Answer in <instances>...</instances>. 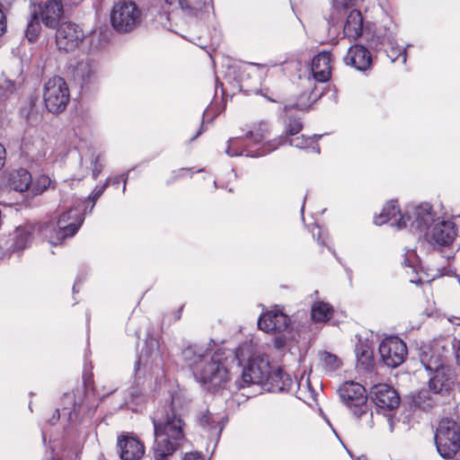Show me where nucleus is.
Masks as SVG:
<instances>
[{"label": "nucleus", "instance_id": "4468645a", "mask_svg": "<svg viewBox=\"0 0 460 460\" xmlns=\"http://www.w3.org/2000/svg\"><path fill=\"white\" fill-rule=\"evenodd\" d=\"M456 234V226L453 221L438 220L434 222L425 236L429 242H433L440 246H448L454 242Z\"/></svg>", "mask_w": 460, "mask_h": 460}, {"label": "nucleus", "instance_id": "a878e982", "mask_svg": "<svg viewBox=\"0 0 460 460\" xmlns=\"http://www.w3.org/2000/svg\"><path fill=\"white\" fill-rule=\"evenodd\" d=\"M303 126L299 119H289V120L286 123V130L285 135L280 136L277 138H274L267 143V151L271 152L278 148L279 146L285 145L289 137H293L298 134Z\"/></svg>", "mask_w": 460, "mask_h": 460}, {"label": "nucleus", "instance_id": "20e7f679", "mask_svg": "<svg viewBox=\"0 0 460 460\" xmlns=\"http://www.w3.org/2000/svg\"><path fill=\"white\" fill-rule=\"evenodd\" d=\"M340 397L348 407H354L353 413L367 428L373 427V412L367 410L366 389L355 382H346L340 387Z\"/></svg>", "mask_w": 460, "mask_h": 460}, {"label": "nucleus", "instance_id": "603ef678", "mask_svg": "<svg viewBox=\"0 0 460 460\" xmlns=\"http://www.w3.org/2000/svg\"><path fill=\"white\" fill-rule=\"evenodd\" d=\"M22 147L24 151L27 152L28 154H33L32 146H30V145L27 143L25 139L22 140Z\"/></svg>", "mask_w": 460, "mask_h": 460}, {"label": "nucleus", "instance_id": "f257e3e1", "mask_svg": "<svg viewBox=\"0 0 460 460\" xmlns=\"http://www.w3.org/2000/svg\"><path fill=\"white\" fill-rule=\"evenodd\" d=\"M182 356L198 382L217 388L229 381L230 369L225 349L212 352L208 347L190 345L182 351Z\"/></svg>", "mask_w": 460, "mask_h": 460}, {"label": "nucleus", "instance_id": "13d9d810", "mask_svg": "<svg viewBox=\"0 0 460 460\" xmlns=\"http://www.w3.org/2000/svg\"><path fill=\"white\" fill-rule=\"evenodd\" d=\"M100 171H101V169H98L97 167H95L93 170V176L94 179L98 176V174L100 173Z\"/></svg>", "mask_w": 460, "mask_h": 460}, {"label": "nucleus", "instance_id": "7ed1b4c3", "mask_svg": "<svg viewBox=\"0 0 460 460\" xmlns=\"http://www.w3.org/2000/svg\"><path fill=\"white\" fill-rule=\"evenodd\" d=\"M443 355H426L421 358L424 367L433 373L429 380V388L435 394L448 395L456 385V373L454 367L443 363Z\"/></svg>", "mask_w": 460, "mask_h": 460}, {"label": "nucleus", "instance_id": "f03ea898", "mask_svg": "<svg viewBox=\"0 0 460 460\" xmlns=\"http://www.w3.org/2000/svg\"><path fill=\"white\" fill-rule=\"evenodd\" d=\"M155 460H172L174 453L184 439L183 421L174 411L168 407L158 411L153 417Z\"/></svg>", "mask_w": 460, "mask_h": 460}, {"label": "nucleus", "instance_id": "3c124183", "mask_svg": "<svg viewBox=\"0 0 460 460\" xmlns=\"http://www.w3.org/2000/svg\"><path fill=\"white\" fill-rule=\"evenodd\" d=\"M6 158V151L4 146L0 143V170L3 168Z\"/></svg>", "mask_w": 460, "mask_h": 460}, {"label": "nucleus", "instance_id": "2f4dec72", "mask_svg": "<svg viewBox=\"0 0 460 460\" xmlns=\"http://www.w3.org/2000/svg\"><path fill=\"white\" fill-rule=\"evenodd\" d=\"M199 422L201 427L208 430V435L211 437H218L224 428L221 422L219 420H216L213 414L210 412L203 414L199 418Z\"/></svg>", "mask_w": 460, "mask_h": 460}, {"label": "nucleus", "instance_id": "6e6d98bb", "mask_svg": "<svg viewBox=\"0 0 460 460\" xmlns=\"http://www.w3.org/2000/svg\"><path fill=\"white\" fill-rule=\"evenodd\" d=\"M57 413H58L57 418L54 416V417H53V419H52V420H50L51 424H55V423H56V421H57V420L59 419V417H60V413H59V410H58V409L57 410Z\"/></svg>", "mask_w": 460, "mask_h": 460}, {"label": "nucleus", "instance_id": "e433bc0d", "mask_svg": "<svg viewBox=\"0 0 460 460\" xmlns=\"http://www.w3.org/2000/svg\"><path fill=\"white\" fill-rule=\"evenodd\" d=\"M449 349H448V343L446 340H438V341H435L431 347H430V349L429 352H424V354L422 355L421 358H424L426 355L428 356H430V355H434L435 357L436 356H439V355H443V363H445V359L447 358V354L448 353Z\"/></svg>", "mask_w": 460, "mask_h": 460}, {"label": "nucleus", "instance_id": "423d86ee", "mask_svg": "<svg viewBox=\"0 0 460 460\" xmlns=\"http://www.w3.org/2000/svg\"><path fill=\"white\" fill-rule=\"evenodd\" d=\"M435 443L439 455L452 458L460 449V427L453 420L443 419L435 433Z\"/></svg>", "mask_w": 460, "mask_h": 460}, {"label": "nucleus", "instance_id": "6ab92c4d", "mask_svg": "<svg viewBox=\"0 0 460 460\" xmlns=\"http://www.w3.org/2000/svg\"><path fill=\"white\" fill-rule=\"evenodd\" d=\"M38 17L49 28H56L63 14V5L60 1L48 0L39 6Z\"/></svg>", "mask_w": 460, "mask_h": 460}, {"label": "nucleus", "instance_id": "864d4df0", "mask_svg": "<svg viewBox=\"0 0 460 460\" xmlns=\"http://www.w3.org/2000/svg\"><path fill=\"white\" fill-rule=\"evenodd\" d=\"M387 422H388V425H389V430L390 432H393L394 431V424H395V421L394 420V418L392 417L391 414L388 415L387 417Z\"/></svg>", "mask_w": 460, "mask_h": 460}, {"label": "nucleus", "instance_id": "c03bdc74", "mask_svg": "<svg viewBox=\"0 0 460 460\" xmlns=\"http://www.w3.org/2000/svg\"><path fill=\"white\" fill-rule=\"evenodd\" d=\"M110 183V180L108 179L105 183H103L102 186H96L91 195L89 196V199L95 203V201L102 195L106 188L108 187Z\"/></svg>", "mask_w": 460, "mask_h": 460}, {"label": "nucleus", "instance_id": "b1692460", "mask_svg": "<svg viewBox=\"0 0 460 460\" xmlns=\"http://www.w3.org/2000/svg\"><path fill=\"white\" fill-rule=\"evenodd\" d=\"M163 8L168 11L181 10L188 16H197L206 4V0H162Z\"/></svg>", "mask_w": 460, "mask_h": 460}, {"label": "nucleus", "instance_id": "aec40b11", "mask_svg": "<svg viewBox=\"0 0 460 460\" xmlns=\"http://www.w3.org/2000/svg\"><path fill=\"white\" fill-rule=\"evenodd\" d=\"M344 62L359 71H365L370 67L372 58L367 48L355 44L348 49L344 56Z\"/></svg>", "mask_w": 460, "mask_h": 460}, {"label": "nucleus", "instance_id": "0eeeda50", "mask_svg": "<svg viewBox=\"0 0 460 460\" xmlns=\"http://www.w3.org/2000/svg\"><path fill=\"white\" fill-rule=\"evenodd\" d=\"M141 11L132 1L119 0L116 2L111 12L112 27L121 32L133 31L140 22Z\"/></svg>", "mask_w": 460, "mask_h": 460}, {"label": "nucleus", "instance_id": "1a4fd4ad", "mask_svg": "<svg viewBox=\"0 0 460 460\" xmlns=\"http://www.w3.org/2000/svg\"><path fill=\"white\" fill-rule=\"evenodd\" d=\"M270 371L271 367L267 357H253L243 369L241 377L235 381V384L239 389L252 384L264 386Z\"/></svg>", "mask_w": 460, "mask_h": 460}, {"label": "nucleus", "instance_id": "c9c22d12", "mask_svg": "<svg viewBox=\"0 0 460 460\" xmlns=\"http://www.w3.org/2000/svg\"><path fill=\"white\" fill-rule=\"evenodd\" d=\"M269 134V126L266 122L261 121L256 124L252 129L248 131L245 135L246 138L252 139L255 143L263 140Z\"/></svg>", "mask_w": 460, "mask_h": 460}, {"label": "nucleus", "instance_id": "8fccbe9b", "mask_svg": "<svg viewBox=\"0 0 460 460\" xmlns=\"http://www.w3.org/2000/svg\"><path fill=\"white\" fill-rule=\"evenodd\" d=\"M352 0H334V6L336 8V10H341L342 8H344L345 6H347L348 4H351Z\"/></svg>", "mask_w": 460, "mask_h": 460}, {"label": "nucleus", "instance_id": "4be33fe9", "mask_svg": "<svg viewBox=\"0 0 460 460\" xmlns=\"http://www.w3.org/2000/svg\"><path fill=\"white\" fill-rule=\"evenodd\" d=\"M294 385L290 375L285 373L280 367L271 370L264 388L270 393L289 392Z\"/></svg>", "mask_w": 460, "mask_h": 460}, {"label": "nucleus", "instance_id": "774afa93", "mask_svg": "<svg viewBox=\"0 0 460 460\" xmlns=\"http://www.w3.org/2000/svg\"><path fill=\"white\" fill-rule=\"evenodd\" d=\"M93 206H94V203L93 202V206H92V208H90V210H93Z\"/></svg>", "mask_w": 460, "mask_h": 460}, {"label": "nucleus", "instance_id": "ddd939ff", "mask_svg": "<svg viewBox=\"0 0 460 460\" xmlns=\"http://www.w3.org/2000/svg\"><path fill=\"white\" fill-rule=\"evenodd\" d=\"M84 37V31L78 25L63 22L57 29L56 43L59 49L68 52L77 48Z\"/></svg>", "mask_w": 460, "mask_h": 460}, {"label": "nucleus", "instance_id": "c85d7f7f", "mask_svg": "<svg viewBox=\"0 0 460 460\" xmlns=\"http://www.w3.org/2000/svg\"><path fill=\"white\" fill-rule=\"evenodd\" d=\"M356 356L358 369L367 372H371L374 369L373 351L367 343L360 342L357 344Z\"/></svg>", "mask_w": 460, "mask_h": 460}, {"label": "nucleus", "instance_id": "ea45409f", "mask_svg": "<svg viewBox=\"0 0 460 460\" xmlns=\"http://www.w3.org/2000/svg\"><path fill=\"white\" fill-rule=\"evenodd\" d=\"M17 89L15 82L4 79L0 84V101L4 102L8 99L10 95L14 93Z\"/></svg>", "mask_w": 460, "mask_h": 460}, {"label": "nucleus", "instance_id": "a19ab883", "mask_svg": "<svg viewBox=\"0 0 460 460\" xmlns=\"http://www.w3.org/2000/svg\"><path fill=\"white\" fill-rule=\"evenodd\" d=\"M318 137L316 135L313 137H305L304 135L296 137H290L288 139L287 143L290 146L297 147V148H306L311 146V144Z\"/></svg>", "mask_w": 460, "mask_h": 460}, {"label": "nucleus", "instance_id": "cd10ccee", "mask_svg": "<svg viewBox=\"0 0 460 460\" xmlns=\"http://www.w3.org/2000/svg\"><path fill=\"white\" fill-rule=\"evenodd\" d=\"M243 139L241 137H231L227 142V148L226 149V153L229 156H240L246 155L251 157H257L263 155L267 151V144L263 146L262 151H257L253 153L252 151L248 150L246 147L243 146Z\"/></svg>", "mask_w": 460, "mask_h": 460}, {"label": "nucleus", "instance_id": "680f3d73", "mask_svg": "<svg viewBox=\"0 0 460 460\" xmlns=\"http://www.w3.org/2000/svg\"><path fill=\"white\" fill-rule=\"evenodd\" d=\"M122 181H123V192H124V191H125V190H126L127 178L122 179Z\"/></svg>", "mask_w": 460, "mask_h": 460}, {"label": "nucleus", "instance_id": "f8f14e48", "mask_svg": "<svg viewBox=\"0 0 460 460\" xmlns=\"http://www.w3.org/2000/svg\"><path fill=\"white\" fill-rule=\"evenodd\" d=\"M84 216L77 208H71L58 218L56 240L50 237V243L57 245L66 237L73 236L84 222Z\"/></svg>", "mask_w": 460, "mask_h": 460}, {"label": "nucleus", "instance_id": "69168bd1", "mask_svg": "<svg viewBox=\"0 0 460 460\" xmlns=\"http://www.w3.org/2000/svg\"><path fill=\"white\" fill-rule=\"evenodd\" d=\"M82 0H74V3L76 4V3H79L81 2Z\"/></svg>", "mask_w": 460, "mask_h": 460}, {"label": "nucleus", "instance_id": "49530a36", "mask_svg": "<svg viewBox=\"0 0 460 460\" xmlns=\"http://www.w3.org/2000/svg\"><path fill=\"white\" fill-rule=\"evenodd\" d=\"M15 0H0V11L5 14Z\"/></svg>", "mask_w": 460, "mask_h": 460}, {"label": "nucleus", "instance_id": "a211bd4d", "mask_svg": "<svg viewBox=\"0 0 460 460\" xmlns=\"http://www.w3.org/2000/svg\"><path fill=\"white\" fill-rule=\"evenodd\" d=\"M137 364H143L144 367L152 372L162 367L164 359L156 340L149 339L146 341V348L141 353Z\"/></svg>", "mask_w": 460, "mask_h": 460}, {"label": "nucleus", "instance_id": "a18cd8bd", "mask_svg": "<svg viewBox=\"0 0 460 460\" xmlns=\"http://www.w3.org/2000/svg\"><path fill=\"white\" fill-rule=\"evenodd\" d=\"M452 347L455 351L456 364L460 367V339H454Z\"/></svg>", "mask_w": 460, "mask_h": 460}, {"label": "nucleus", "instance_id": "6e6552de", "mask_svg": "<svg viewBox=\"0 0 460 460\" xmlns=\"http://www.w3.org/2000/svg\"><path fill=\"white\" fill-rule=\"evenodd\" d=\"M69 99V89L66 82L62 77L53 76L45 83L43 100L49 112L60 113L64 111Z\"/></svg>", "mask_w": 460, "mask_h": 460}, {"label": "nucleus", "instance_id": "58836bf2", "mask_svg": "<svg viewBox=\"0 0 460 460\" xmlns=\"http://www.w3.org/2000/svg\"><path fill=\"white\" fill-rule=\"evenodd\" d=\"M39 20L40 18L35 13L31 15V20L28 22L25 35L30 41L35 40L40 33V25Z\"/></svg>", "mask_w": 460, "mask_h": 460}, {"label": "nucleus", "instance_id": "c756f323", "mask_svg": "<svg viewBox=\"0 0 460 460\" xmlns=\"http://www.w3.org/2000/svg\"><path fill=\"white\" fill-rule=\"evenodd\" d=\"M31 175L25 169H18L10 173L9 186L11 189L23 192L31 190Z\"/></svg>", "mask_w": 460, "mask_h": 460}, {"label": "nucleus", "instance_id": "9b49d317", "mask_svg": "<svg viewBox=\"0 0 460 460\" xmlns=\"http://www.w3.org/2000/svg\"><path fill=\"white\" fill-rule=\"evenodd\" d=\"M406 217L410 227L424 234L429 230L431 224L435 222V214L429 203L409 206Z\"/></svg>", "mask_w": 460, "mask_h": 460}, {"label": "nucleus", "instance_id": "e2e57ef3", "mask_svg": "<svg viewBox=\"0 0 460 460\" xmlns=\"http://www.w3.org/2000/svg\"><path fill=\"white\" fill-rule=\"evenodd\" d=\"M200 134H201V131H200V130H199V131L197 132V134L192 137V139H191V140H193V139H195L196 137H198Z\"/></svg>", "mask_w": 460, "mask_h": 460}, {"label": "nucleus", "instance_id": "f704fd0d", "mask_svg": "<svg viewBox=\"0 0 460 460\" xmlns=\"http://www.w3.org/2000/svg\"><path fill=\"white\" fill-rule=\"evenodd\" d=\"M94 406H90L84 402H75L73 409L68 411V418L70 420H77L81 416H89L94 411Z\"/></svg>", "mask_w": 460, "mask_h": 460}, {"label": "nucleus", "instance_id": "dca6fc26", "mask_svg": "<svg viewBox=\"0 0 460 460\" xmlns=\"http://www.w3.org/2000/svg\"><path fill=\"white\" fill-rule=\"evenodd\" d=\"M370 394L373 402L380 409L393 411L400 404V397L397 392L388 385H375L372 386Z\"/></svg>", "mask_w": 460, "mask_h": 460}, {"label": "nucleus", "instance_id": "bb28decb", "mask_svg": "<svg viewBox=\"0 0 460 460\" xmlns=\"http://www.w3.org/2000/svg\"><path fill=\"white\" fill-rule=\"evenodd\" d=\"M97 65L90 58H84L78 61L75 67V77L81 80L83 84H89L96 75Z\"/></svg>", "mask_w": 460, "mask_h": 460}, {"label": "nucleus", "instance_id": "72a5a7b5", "mask_svg": "<svg viewBox=\"0 0 460 460\" xmlns=\"http://www.w3.org/2000/svg\"><path fill=\"white\" fill-rule=\"evenodd\" d=\"M319 358L322 367L327 372L336 371L341 367V360L336 355L328 351H321Z\"/></svg>", "mask_w": 460, "mask_h": 460}, {"label": "nucleus", "instance_id": "393cba45", "mask_svg": "<svg viewBox=\"0 0 460 460\" xmlns=\"http://www.w3.org/2000/svg\"><path fill=\"white\" fill-rule=\"evenodd\" d=\"M311 71L314 80L325 83L331 78V54L321 52L312 60Z\"/></svg>", "mask_w": 460, "mask_h": 460}, {"label": "nucleus", "instance_id": "338daca9", "mask_svg": "<svg viewBox=\"0 0 460 460\" xmlns=\"http://www.w3.org/2000/svg\"><path fill=\"white\" fill-rule=\"evenodd\" d=\"M66 410H67V409H66V407H64V408H63V414H65V413H66L65 411H66Z\"/></svg>", "mask_w": 460, "mask_h": 460}, {"label": "nucleus", "instance_id": "4d7b16f0", "mask_svg": "<svg viewBox=\"0 0 460 460\" xmlns=\"http://www.w3.org/2000/svg\"><path fill=\"white\" fill-rule=\"evenodd\" d=\"M403 264H404L406 267H409V268H412V267H413L410 259H405V260L403 261Z\"/></svg>", "mask_w": 460, "mask_h": 460}, {"label": "nucleus", "instance_id": "412c9836", "mask_svg": "<svg viewBox=\"0 0 460 460\" xmlns=\"http://www.w3.org/2000/svg\"><path fill=\"white\" fill-rule=\"evenodd\" d=\"M389 223L391 226H396L398 229H402L407 226V221L405 217L401 214V210L396 201L387 202L381 214L375 218V224L383 225Z\"/></svg>", "mask_w": 460, "mask_h": 460}, {"label": "nucleus", "instance_id": "2eb2a0df", "mask_svg": "<svg viewBox=\"0 0 460 460\" xmlns=\"http://www.w3.org/2000/svg\"><path fill=\"white\" fill-rule=\"evenodd\" d=\"M289 323V317L275 308L260 316L258 326L267 333H281L288 329Z\"/></svg>", "mask_w": 460, "mask_h": 460}, {"label": "nucleus", "instance_id": "0e129e2a", "mask_svg": "<svg viewBox=\"0 0 460 460\" xmlns=\"http://www.w3.org/2000/svg\"><path fill=\"white\" fill-rule=\"evenodd\" d=\"M235 357L238 359V358H239V349L236 351V356Z\"/></svg>", "mask_w": 460, "mask_h": 460}, {"label": "nucleus", "instance_id": "9d476101", "mask_svg": "<svg viewBox=\"0 0 460 460\" xmlns=\"http://www.w3.org/2000/svg\"><path fill=\"white\" fill-rule=\"evenodd\" d=\"M379 353L385 365L396 367L405 359L406 344L398 337H388L379 345Z\"/></svg>", "mask_w": 460, "mask_h": 460}, {"label": "nucleus", "instance_id": "de8ad7c7", "mask_svg": "<svg viewBox=\"0 0 460 460\" xmlns=\"http://www.w3.org/2000/svg\"><path fill=\"white\" fill-rule=\"evenodd\" d=\"M182 460H205L203 456L199 452L187 453Z\"/></svg>", "mask_w": 460, "mask_h": 460}, {"label": "nucleus", "instance_id": "f3484780", "mask_svg": "<svg viewBox=\"0 0 460 460\" xmlns=\"http://www.w3.org/2000/svg\"><path fill=\"white\" fill-rule=\"evenodd\" d=\"M117 447L122 460H139L145 455L144 444L139 438L128 433L118 437Z\"/></svg>", "mask_w": 460, "mask_h": 460}, {"label": "nucleus", "instance_id": "5701e85b", "mask_svg": "<svg viewBox=\"0 0 460 460\" xmlns=\"http://www.w3.org/2000/svg\"><path fill=\"white\" fill-rule=\"evenodd\" d=\"M376 39H373L371 41V45L376 49L379 50L384 47L385 45L389 46V49H386L387 56L392 60V62H394L399 56H402V62L405 63L406 61V50H402L397 46H394V35L393 31H387L385 34L377 33L375 36Z\"/></svg>", "mask_w": 460, "mask_h": 460}, {"label": "nucleus", "instance_id": "473e14b6", "mask_svg": "<svg viewBox=\"0 0 460 460\" xmlns=\"http://www.w3.org/2000/svg\"><path fill=\"white\" fill-rule=\"evenodd\" d=\"M32 240L31 226L18 227L15 231L13 247L15 250H23Z\"/></svg>", "mask_w": 460, "mask_h": 460}, {"label": "nucleus", "instance_id": "39448f33", "mask_svg": "<svg viewBox=\"0 0 460 460\" xmlns=\"http://www.w3.org/2000/svg\"><path fill=\"white\" fill-rule=\"evenodd\" d=\"M352 3L342 8L336 10L334 0H332V6L327 17L330 25H337L342 17L346 16L343 26V34L350 40H357L363 32V17L360 11L354 8L357 0H352Z\"/></svg>", "mask_w": 460, "mask_h": 460}, {"label": "nucleus", "instance_id": "79ce46f5", "mask_svg": "<svg viewBox=\"0 0 460 460\" xmlns=\"http://www.w3.org/2000/svg\"><path fill=\"white\" fill-rule=\"evenodd\" d=\"M50 185V179L46 175H40L35 182L31 181V190L34 195L41 194Z\"/></svg>", "mask_w": 460, "mask_h": 460}, {"label": "nucleus", "instance_id": "37998d69", "mask_svg": "<svg viewBox=\"0 0 460 460\" xmlns=\"http://www.w3.org/2000/svg\"><path fill=\"white\" fill-rule=\"evenodd\" d=\"M305 94H302L297 100L296 106L300 110H306L309 108L312 102H314L320 96L321 93H316L314 91H311L310 94L307 97V101H305Z\"/></svg>", "mask_w": 460, "mask_h": 460}, {"label": "nucleus", "instance_id": "4c0bfd02", "mask_svg": "<svg viewBox=\"0 0 460 460\" xmlns=\"http://www.w3.org/2000/svg\"><path fill=\"white\" fill-rule=\"evenodd\" d=\"M414 402L419 408L425 411L432 408L437 402L434 396L431 395L429 392L426 390L420 391L417 394Z\"/></svg>", "mask_w": 460, "mask_h": 460}, {"label": "nucleus", "instance_id": "5fc2aeb1", "mask_svg": "<svg viewBox=\"0 0 460 460\" xmlns=\"http://www.w3.org/2000/svg\"><path fill=\"white\" fill-rule=\"evenodd\" d=\"M448 322L455 325H460V317L450 316L448 317Z\"/></svg>", "mask_w": 460, "mask_h": 460}, {"label": "nucleus", "instance_id": "052dcab7", "mask_svg": "<svg viewBox=\"0 0 460 460\" xmlns=\"http://www.w3.org/2000/svg\"><path fill=\"white\" fill-rule=\"evenodd\" d=\"M64 398H65V399H68V400H72V399H73V396H72L71 394H66L64 395Z\"/></svg>", "mask_w": 460, "mask_h": 460}, {"label": "nucleus", "instance_id": "bf43d9fd", "mask_svg": "<svg viewBox=\"0 0 460 460\" xmlns=\"http://www.w3.org/2000/svg\"><path fill=\"white\" fill-rule=\"evenodd\" d=\"M120 181V177H116L112 180V183L118 185Z\"/></svg>", "mask_w": 460, "mask_h": 460}, {"label": "nucleus", "instance_id": "09e8293b", "mask_svg": "<svg viewBox=\"0 0 460 460\" xmlns=\"http://www.w3.org/2000/svg\"><path fill=\"white\" fill-rule=\"evenodd\" d=\"M6 27V16L0 11V36L5 32Z\"/></svg>", "mask_w": 460, "mask_h": 460}, {"label": "nucleus", "instance_id": "7c9ffc66", "mask_svg": "<svg viewBox=\"0 0 460 460\" xmlns=\"http://www.w3.org/2000/svg\"><path fill=\"white\" fill-rule=\"evenodd\" d=\"M311 314L314 321L324 323L332 318L333 308L328 303L316 302L312 306Z\"/></svg>", "mask_w": 460, "mask_h": 460}]
</instances>
